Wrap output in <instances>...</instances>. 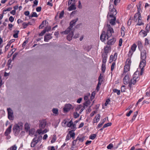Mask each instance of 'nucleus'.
Listing matches in <instances>:
<instances>
[{
	"instance_id": "f257e3e1",
	"label": "nucleus",
	"mask_w": 150,
	"mask_h": 150,
	"mask_svg": "<svg viewBox=\"0 0 150 150\" xmlns=\"http://www.w3.org/2000/svg\"><path fill=\"white\" fill-rule=\"evenodd\" d=\"M139 74H137L134 73L132 76V78L131 80L129 82V86L131 88L132 84L134 85L137 82L139 79Z\"/></svg>"
},
{
	"instance_id": "f03ea898",
	"label": "nucleus",
	"mask_w": 150,
	"mask_h": 150,
	"mask_svg": "<svg viewBox=\"0 0 150 150\" xmlns=\"http://www.w3.org/2000/svg\"><path fill=\"white\" fill-rule=\"evenodd\" d=\"M78 18H77L76 19L73 20L71 21L70 23V26L68 27L63 32L64 34H68L71 30H73L72 29V27L74 26L76 24V22L78 21Z\"/></svg>"
},
{
	"instance_id": "7ed1b4c3",
	"label": "nucleus",
	"mask_w": 150,
	"mask_h": 150,
	"mask_svg": "<svg viewBox=\"0 0 150 150\" xmlns=\"http://www.w3.org/2000/svg\"><path fill=\"white\" fill-rule=\"evenodd\" d=\"M42 136L39 135H36L35 137H34L31 142V146L32 147H34L36 144L42 140Z\"/></svg>"
},
{
	"instance_id": "20e7f679",
	"label": "nucleus",
	"mask_w": 150,
	"mask_h": 150,
	"mask_svg": "<svg viewBox=\"0 0 150 150\" xmlns=\"http://www.w3.org/2000/svg\"><path fill=\"white\" fill-rule=\"evenodd\" d=\"M23 124L21 122H18L14 125L13 128V130L15 134H18L20 131L22 129Z\"/></svg>"
},
{
	"instance_id": "39448f33",
	"label": "nucleus",
	"mask_w": 150,
	"mask_h": 150,
	"mask_svg": "<svg viewBox=\"0 0 150 150\" xmlns=\"http://www.w3.org/2000/svg\"><path fill=\"white\" fill-rule=\"evenodd\" d=\"M112 8L111 9L110 7L111 5H110L109 6V11L110 12V13L109 12L107 16V18H109L110 17H114L117 14L116 10L114 8L113 6H112Z\"/></svg>"
},
{
	"instance_id": "423d86ee",
	"label": "nucleus",
	"mask_w": 150,
	"mask_h": 150,
	"mask_svg": "<svg viewBox=\"0 0 150 150\" xmlns=\"http://www.w3.org/2000/svg\"><path fill=\"white\" fill-rule=\"evenodd\" d=\"M108 29L107 30L106 33V35L107 36V39L108 40L112 35V33L114 32L113 29L112 28L110 27V25H108Z\"/></svg>"
},
{
	"instance_id": "0eeeda50",
	"label": "nucleus",
	"mask_w": 150,
	"mask_h": 150,
	"mask_svg": "<svg viewBox=\"0 0 150 150\" xmlns=\"http://www.w3.org/2000/svg\"><path fill=\"white\" fill-rule=\"evenodd\" d=\"M73 108L72 105L70 104H65L63 108L64 112H67Z\"/></svg>"
},
{
	"instance_id": "6e6552de",
	"label": "nucleus",
	"mask_w": 150,
	"mask_h": 150,
	"mask_svg": "<svg viewBox=\"0 0 150 150\" xmlns=\"http://www.w3.org/2000/svg\"><path fill=\"white\" fill-rule=\"evenodd\" d=\"M8 117L10 120L13 119V112L12 110L10 108H7Z\"/></svg>"
},
{
	"instance_id": "1a4fd4ad",
	"label": "nucleus",
	"mask_w": 150,
	"mask_h": 150,
	"mask_svg": "<svg viewBox=\"0 0 150 150\" xmlns=\"http://www.w3.org/2000/svg\"><path fill=\"white\" fill-rule=\"evenodd\" d=\"M107 38L106 32L104 31H102L100 37V40L102 42L104 41L107 40Z\"/></svg>"
},
{
	"instance_id": "9d476101",
	"label": "nucleus",
	"mask_w": 150,
	"mask_h": 150,
	"mask_svg": "<svg viewBox=\"0 0 150 150\" xmlns=\"http://www.w3.org/2000/svg\"><path fill=\"white\" fill-rule=\"evenodd\" d=\"M146 52L145 50H143L141 52L140 59H141L146 60Z\"/></svg>"
},
{
	"instance_id": "9b49d317",
	"label": "nucleus",
	"mask_w": 150,
	"mask_h": 150,
	"mask_svg": "<svg viewBox=\"0 0 150 150\" xmlns=\"http://www.w3.org/2000/svg\"><path fill=\"white\" fill-rule=\"evenodd\" d=\"M71 32L70 33V32L69 33V34L67 35V39L69 41H70L72 39L73 36L74 34H73V30H71Z\"/></svg>"
},
{
	"instance_id": "f8f14e48",
	"label": "nucleus",
	"mask_w": 150,
	"mask_h": 150,
	"mask_svg": "<svg viewBox=\"0 0 150 150\" xmlns=\"http://www.w3.org/2000/svg\"><path fill=\"white\" fill-rule=\"evenodd\" d=\"M146 65V60L141 59L139 64L140 68H144Z\"/></svg>"
},
{
	"instance_id": "ddd939ff",
	"label": "nucleus",
	"mask_w": 150,
	"mask_h": 150,
	"mask_svg": "<svg viewBox=\"0 0 150 150\" xmlns=\"http://www.w3.org/2000/svg\"><path fill=\"white\" fill-rule=\"evenodd\" d=\"M11 125H10L6 129L4 134L6 136H7L8 134H9L11 132Z\"/></svg>"
},
{
	"instance_id": "4468645a",
	"label": "nucleus",
	"mask_w": 150,
	"mask_h": 150,
	"mask_svg": "<svg viewBox=\"0 0 150 150\" xmlns=\"http://www.w3.org/2000/svg\"><path fill=\"white\" fill-rule=\"evenodd\" d=\"M129 76L128 75H126L123 79L124 83L125 84H127L129 83Z\"/></svg>"
},
{
	"instance_id": "2eb2a0df",
	"label": "nucleus",
	"mask_w": 150,
	"mask_h": 150,
	"mask_svg": "<svg viewBox=\"0 0 150 150\" xmlns=\"http://www.w3.org/2000/svg\"><path fill=\"white\" fill-rule=\"evenodd\" d=\"M46 125V122L45 120H43L41 121L40 124V127L41 129L44 128Z\"/></svg>"
},
{
	"instance_id": "dca6fc26",
	"label": "nucleus",
	"mask_w": 150,
	"mask_h": 150,
	"mask_svg": "<svg viewBox=\"0 0 150 150\" xmlns=\"http://www.w3.org/2000/svg\"><path fill=\"white\" fill-rule=\"evenodd\" d=\"M117 54L116 53H115L113 56L112 55H111L110 57V61L112 62L113 60H115L117 58Z\"/></svg>"
},
{
	"instance_id": "f3484780",
	"label": "nucleus",
	"mask_w": 150,
	"mask_h": 150,
	"mask_svg": "<svg viewBox=\"0 0 150 150\" xmlns=\"http://www.w3.org/2000/svg\"><path fill=\"white\" fill-rule=\"evenodd\" d=\"M116 41L115 38H113L108 40L107 42V44L109 45H112L114 44Z\"/></svg>"
},
{
	"instance_id": "a211bd4d",
	"label": "nucleus",
	"mask_w": 150,
	"mask_h": 150,
	"mask_svg": "<svg viewBox=\"0 0 150 150\" xmlns=\"http://www.w3.org/2000/svg\"><path fill=\"white\" fill-rule=\"evenodd\" d=\"M100 118V115L99 114H98L93 119V123L98 122Z\"/></svg>"
},
{
	"instance_id": "6ab92c4d",
	"label": "nucleus",
	"mask_w": 150,
	"mask_h": 150,
	"mask_svg": "<svg viewBox=\"0 0 150 150\" xmlns=\"http://www.w3.org/2000/svg\"><path fill=\"white\" fill-rule=\"evenodd\" d=\"M102 57L103 58L102 63L105 64L107 61V55L106 54H102Z\"/></svg>"
},
{
	"instance_id": "aec40b11",
	"label": "nucleus",
	"mask_w": 150,
	"mask_h": 150,
	"mask_svg": "<svg viewBox=\"0 0 150 150\" xmlns=\"http://www.w3.org/2000/svg\"><path fill=\"white\" fill-rule=\"evenodd\" d=\"M70 5H71V6L68 8L67 10L68 11H71L76 9V8L75 4H71Z\"/></svg>"
},
{
	"instance_id": "412c9836",
	"label": "nucleus",
	"mask_w": 150,
	"mask_h": 150,
	"mask_svg": "<svg viewBox=\"0 0 150 150\" xmlns=\"http://www.w3.org/2000/svg\"><path fill=\"white\" fill-rule=\"evenodd\" d=\"M147 33H148L145 31L142 30L139 33L143 37H144L147 35Z\"/></svg>"
},
{
	"instance_id": "4be33fe9",
	"label": "nucleus",
	"mask_w": 150,
	"mask_h": 150,
	"mask_svg": "<svg viewBox=\"0 0 150 150\" xmlns=\"http://www.w3.org/2000/svg\"><path fill=\"white\" fill-rule=\"evenodd\" d=\"M141 16H142L141 13H140L139 14H138V13H136L134 16V21H137L138 19L137 18H141Z\"/></svg>"
},
{
	"instance_id": "5701e85b",
	"label": "nucleus",
	"mask_w": 150,
	"mask_h": 150,
	"mask_svg": "<svg viewBox=\"0 0 150 150\" xmlns=\"http://www.w3.org/2000/svg\"><path fill=\"white\" fill-rule=\"evenodd\" d=\"M130 66L125 64L124 67V72L126 73L129 70Z\"/></svg>"
},
{
	"instance_id": "b1692460",
	"label": "nucleus",
	"mask_w": 150,
	"mask_h": 150,
	"mask_svg": "<svg viewBox=\"0 0 150 150\" xmlns=\"http://www.w3.org/2000/svg\"><path fill=\"white\" fill-rule=\"evenodd\" d=\"M73 132L74 131H69L68 133L70 137L72 138L73 139H74L75 135V133Z\"/></svg>"
},
{
	"instance_id": "393cba45",
	"label": "nucleus",
	"mask_w": 150,
	"mask_h": 150,
	"mask_svg": "<svg viewBox=\"0 0 150 150\" xmlns=\"http://www.w3.org/2000/svg\"><path fill=\"white\" fill-rule=\"evenodd\" d=\"M138 20V23H137V25H143L144 24V23H143L142 21V17L141 16V18H137Z\"/></svg>"
},
{
	"instance_id": "a878e982",
	"label": "nucleus",
	"mask_w": 150,
	"mask_h": 150,
	"mask_svg": "<svg viewBox=\"0 0 150 150\" xmlns=\"http://www.w3.org/2000/svg\"><path fill=\"white\" fill-rule=\"evenodd\" d=\"M51 38L50 35H47L44 37V41L45 42H48V41Z\"/></svg>"
},
{
	"instance_id": "bb28decb",
	"label": "nucleus",
	"mask_w": 150,
	"mask_h": 150,
	"mask_svg": "<svg viewBox=\"0 0 150 150\" xmlns=\"http://www.w3.org/2000/svg\"><path fill=\"white\" fill-rule=\"evenodd\" d=\"M13 32L14 33V34L13 35V37L15 38H18V35L19 31L18 30H14Z\"/></svg>"
},
{
	"instance_id": "cd10ccee",
	"label": "nucleus",
	"mask_w": 150,
	"mask_h": 150,
	"mask_svg": "<svg viewBox=\"0 0 150 150\" xmlns=\"http://www.w3.org/2000/svg\"><path fill=\"white\" fill-rule=\"evenodd\" d=\"M42 129L40 128V129H38L35 133V134L34 135V137H35L36 135H40V134H42Z\"/></svg>"
},
{
	"instance_id": "c85d7f7f",
	"label": "nucleus",
	"mask_w": 150,
	"mask_h": 150,
	"mask_svg": "<svg viewBox=\"0 0 150 150\" xmlns=\"http://www.w3.org/2000/svg\"><path fill=\"white\" fill-rule=\"evenodd\" d=\"M113 18V19H111L110 21V23L112 25H114L115 24V21L116 20V17H114Z\"/></svg>"
},
{
	"instance_id": "c756f323",
	"label": "nucleus",
	"mask_w": 150,
	"mask_h": 150,
	"mask_svg": "<svg viewBox=\"0 0 150 150\" xmlns=\"http://www.w3.org/2000/svg\"><path fill=\"white\" fill-rule=\"evenodd\" d=\"M85 137L83 136L82 137H80L79 136H78L76 139L77 140H79L80 142H82L85 139Z\"/></svg>"
},
{
	"instance_id": "7c9ffc66",
	"label": "nucleus",
	"mask_w": 150,
	"mask_h": 150,
	"mask_svg": "<svg viewBox=\"0 0 150 150\" xmlns=\"http://www.w3.org/2000/svg\"><path fill=\"white\" fill-rule=\"evenodd\" d=\"M131 63V59L130 58H127L125 64L128 65L129 66H130Z\"/></svg>"
},
{
	"instance_id": "2f4dec72",
	"label": "nucleus",
	"mask_w": 150,
	"mask_h": 150,
	"mask_svg": "<svg viewBox=\"0 0 150 150\" xmlns=\"http://www.w3.org/2000/svg\"><path fill=\"white\" fill-rule=\"evenodd\" d=\"M17 149V146L16 145H14L8 148V150H16Z\"/></svg>"
},
{
	"instance_id": "473e14b6",
	"label": "nucleus",
	"mask_w": 150,
	"mask_h": 150,
	"mask_svg": "<svg viewBox=\"0 0 150 150\" xmlns=\"http://www.w3.org/2000/svg\"><path fill=\"white\" fill-rule=\"evenodd\" d=\"M137 47V46L135 44H133L131 47L130 50L134 52L136 50Z\"/></svg>"
},
{
	"instance_id": "72a5a7b5",
	"label": "nucleus",
	"mask_w": 150,
	"mask_h": 150,
	"mask_svg": "<svg viewBox=\"0 0 150 150\" xmlns=\"http://www.w3.org/2000/svg\"><path fill=\"white\" fill-rule=\"evenodd\" d=\"M125 30V27L124 26H122L121 27V35H123V36H124L125 35V32L124 31V30Z\"/></svg>"
},
{
	"instance_id": "f704fd0d",
	"label": "nucleus",
	"mask_w": 150,
	"mask_h": 150,
	"mask_svg": "<svg viewBox=\"0 0 150 150\" xmlns=\"http://www.w3.org/2000/svg\"><path fill=\"white\" fill-rule=\"evenodd\" d=\"M105 64L102 63L101 67V70L104 73L105 72Z\"/></svg>"
},
{
	"instance_id": "c9c22d12",
	"label": "nucleus",
	"mask_w": 150,
	"mask_h": 150,
	"mask_svg": "<svg viewBox=\"0 0 150 150\" xmlns=\"http://www.w3.org/2000/svg\"><path fill=\"white\" fill-rule=\"evenodd\" d=\"M35 129H31L29 132V134L30 135L32 136L35 133Z\"/></svg>"
},
{
	"instance_id": "e433bc0d",
	"label": "nucleus",
	"mask_w": 150,
	"mask_h": 150,
	"mask_svg": "<svg viewBox=\"0 0 150 150\" xmlns=\"http://www.w3.org/2000/svg\"><path fill=\"white\" fill-rule=\"evenodd\" d=\"M96 137V134H92L90 135L89 137V139L92 140L94 139Z\"/></svg>"
},
{
	"instance_id": "4c0bfd02",
	"label": "nucleus",
	"mask_w": 150,
	"mask_h": 150,
	"mask_svg": "<svg viewBox=\"0 0 150 150\" xmlns=\"http://www.w3.org/2000/svg\"><path fill=\"white\" fill-rule=\"evenodd\" d=\"M29 25H31L30 24V22H28V23H26L25 22H24L23 23L22 25L23 28L25 29Z\"/></svg>"
},
{
	"instance_id": "58836bf2",
	"label": "nucleus",
	"mask_w": 150,
	"mask_h": 150,
	"mask_svg": "<svg viewBox=\"0 0 150 150\" xmlns=\"http://www.w3.org/2000/svg\"><path fill=\"white\" fill-rule=\"evenodd\" d=\"M114 93H116L117 95H119L120 93V90L116 89H114L113 90Z\"/></svg>"
},
{
	"instance_id": "ea45409f",
	"label": "nucleus",
	"mask_w": 150,
	"mask_h": 150,
	"mask_svg": "<svg viewBox=\"0 0 150 150\" xmlns=\"http://www.w3.org/2000/svg\"><path fill=\"white\" fill-rule=\"evenodd\" d=\"M134 52V51H133L130 50H129L128 54V55L129 57L131 58L132 57Z\"/></svg>"
},
{
	"instance_id": "a19ab883",
	"label": "nucleus",
	"mask_w": 150,
	"mask_h": 150,
	"mask_svg": "<svg viewBox=\"0 0 150 150\" xmlns=\"http://www.w3.org/2000/svg\"><path fill=\"white\" fill-rule=\"evenodd\" d=\"M73 124V121L72 120H71L68 123H67V126L68 127H71Z\"/></svg>"
},
{
	"instance_id": "79ce46f5",
	"label": "nucleus",
	"mask_w": 150,
	"mask_h": 150,
	"mask_svg": "<svg viewBox=\"0 0 150 150\" xmlns=\"http://www.w3.org/2000/svg\"><path fill=\"white\" fill-rule=\"evenodd\" d=\"M71 127V129H72L71 131H72L74 132L76 130V125L75 124H73V125Z\"/></svg>"
},
{
	"instance_id": "37998d69",
	"label": "nucleus",
	"mask_w": 150,
	"mask_h": 150,
	"mask_svg": "<svg viewBox=\"0 0 150 150\" xmlns=\"http://www.w3.org/2000/svg\"><path fill=\"white\" fill-rule=\"evenodd\" d=\"M137 114H138L137 111H136L134 112V115L133 116L132 119V120H135V118H136V117L137 116Z\"/></svg>"
},
{
	"instance_id": "c03bdc74",
	"label": "nucleus",
	"mask_w": 150,
	"mask_h": 150,
	"mask_svg": "<svg viewBox=\"0 0 150 150\" xmlns=\"http://www.w3.org/2000/svg\"><path fill=\"white\" fill-rule=\"evenodd\" d=\"M25 130H28L30 128V127L29 124L26 123L25 125Z\"/></svg>"
},
{
	"instance_id": "a18cd8bd",
	"label": "nucleus",
	"mask_w": 150,
	"mask_h": 150,
	"mask_svg": "<svg viewBox=\"0 0 150 150\" xmlns=\"http://www.w3.org/2000/svg\"><path fill=\"white\" fill-rule=\"evenodd\" d=\"M111 125L112 123L111 122H108L107 123L105 124L104 125V127L105 128L106 127H108L111 126Z\"/></svg>"
},
{
	"instance_id": "49530a36",
	"label": "nucleus",
	"mask_w": 150,
	"mask_h": 150,
	"mask_svg": "<svg viewBox=\"0 0 150 150\" xmlns=\"http://www.w3.org/2000/svg\"><path fill=\"white\" fill-rule=\"evenodd\" d=\"M101 84L102 83H100V82H98V85L96 88V90L97 91H99L100 88V86Z\"/></svg>"
},
{
	"instance_id": "de8ad7c7",
	"label": "nucleus",
	"mask_w": 150,
	"mask_h": 150,
	"mask_svg": "<svg viewBox=\"0 0 150 150\" xmlns=\"http://www.w3.org/2000/svg\"><path fill=\"white\" fill-rule=\"evenodd\" d=\"M113 145L112 144L110 143L107 146V148L108 149H111L113 147Z\"/></svg>"
},
{
	"instance_id": "09e8293b",
	"label": "nucleus",
	"mask_w": 150,
	"mask_h": 150,
	"mask_svg": "<svg viewBox=\"0 0 150 150\" xmlns=\"http://www.w3.org/2000/svg\"><path fill=\"white\" fill-rule=\"evenodd\" d=\"M141 4H140L139 5V6L137 7V12L138 14L141 13Z\"/></svg>"
},
{
	"instance_id": "8fccbe9b",
	"label": "nucleus",
	"mask_w": 150,
	"mask_h": 150,
	"mask_svg": "<svg viewBox=\"0 0 150 150\" xmlns=\"http://www.w3.org/2000/svg\"><path fill=\"white\" fill-rule=\"evenodd\" d=\"M150 27V25H149L148 24H147V25H146V27L145 28V30H146L145 31L147 32L148 33L149 32Z\"/></svg>"
},
{
	"instance_id": "3c124183",
	"label": "nucleus",
	"mask_w": 150,
	"mask_h": 150,
	"mask_svg": "<svg viewBox=\"0 0 150 150\" xmlns=\"http://www.w3.org/2000/svg\"><path fill=\"white\" fill-rule=\"evenodd\" d=\"M108 48L107 47H106V48H105L104 49V53L102 54H106V55H107V54H108Z\"/></svg>"
},
{
	"instance_id": "603ef678",
	"label": "nucleus",
	"mask_w": 150,
	"mask_h": 150,
	"mask_svg": "<svg viewBox=\"0 0 150 150\" xmlns=\"http://www.w3.org/2000/svg\"><path fill=\"white\" fill-rule=\"evenodd\" d=\"M103 76H101V74H100L98 79V82H100V83H102L103 81Z\"/></svg>"
},
{
	"instance_id": "864d4df0",
	"label": "nucleus",
	"mask_w": 150,
	"mask_h": 150,
	"mask_svg": "<svg viewBox=\"0 0 150 150\" xmlns=\"http://www.w3.org/2000/svg\"><path fill=\"white\" fill-rule=\"evenodd\" d=\"M115 62H113L111 66V70L112 71H113L115 68Z\"/></svg>"
},
{
	"instance_id": "5fc2aeb1",
	"label": "nucleus",
	"mask_w": 150,
	"mask_h": 150,
	"mask_svg": "<svg viewBox=\"0 0 150 150\" xmlns=\"http://www.w3.org/2000/svg\"><path fill=\"white\" fill-rule=\"evenodd\" d=\"M12 9V8L11 7H10V8H7L6 9H4L3 11V13L5 14V13H5V12H6V11H10Z\"/></svg>"
},
{
	"instance_id": "6e6d98bb",
	"label": "nucleus",
	"mask_w": 150,
	"mask_h": 150,
	"mask_svg": "<svg viewBox=\"0 0 150 150\" xmlns=\"http://www.w3.org/2000/svg\"><path fill=\"white\" fill-rule=\"evenodd\" d=\"M31 17H38V16L37 14V13L35 12H33L32 14H31Z\"/></svg>"
},
{
	"instance_id": "4d7b16f0",
	"label": "nucleus",
	"mask_w": 150,
	"mask_h": 150,
	"mask_svg": "<svg viewBox=\"0 0 150 150\" xmlns=\"http://www.w3.org/2000/svg\"><path fill=\"white\" fill-rule=\"evenodd\" d=\"M75 0H69L68 2L69 5L71 4H75L74 2Z\"/></svg>"
},
{
	"instance_id": "13d9d810",
	"label": "nucleus",
	"mask_w": 150,
	"mask_h": 150,
	"mask_svg": "<svg viewBox=\"0 0 150 150\" xmlns=\"http://www.w3.org/2000/svg\"><path fill=\"white\" fill-rule=\"evenodd\" d=\"M83 106L81 105H79L77 106V107L76 108V110H79L80 109H81Z\"/></svg>"
},
{
	"instance_id": "bf43d9fd",
	"label": "nucleus",
	"mask_w": 150,
	"mask_h": 150,
	"mask_svg": "<svg viewBox=\"0 0 150 150\" xmlns=\"http://www.w3.org/2000/svg\"><path fill=\"white\" fill-rule=\"evenodd\" d=\"M125 86H122L121 87V91L123 92L125 91Z\"/></svg>"
},
{
	"instance_id": "052dcab7",
	"label": "nucleus",
	"mask_w": 150,
	"mask_h": 150,
	"mask_svg": "<svg viewBox=\"0 0 150 150\" xmlns=\"http://www.w3.org/2000/svg\"><path fill=\"white\" fill-rule=\"evenodd\" d=\"M74 118H76L79 116V115L77 112H76L74 113Z\"/></svg>"
},
{
	"instance_id": "680f3d73",
	"label": "nucleus",
	"mask_w": 150,
	"mask_h": 150,
	"mask_svg": "<svg viewBox=\"0 0 150 150\" xmlns=\"http://www.w3.org/2000/svg\"><path fill=\"white\" fill-rule=\"evenodd\" d=\"M104 123V121L102 122H100L98 125L97 128H99L101 127L103 124Z\"/></svg>"
},
{
	"instance_id": "e2e57ef3",
	"label": "nucleus",
	"mask_w": 150,
	"mask_h": 150,
	"mask_svg": "<svg viewBox=\"0 0 150 150\" xmlns=\"http://www.w3.org/2000/svg\"><path fill=\"white\" fill-rule=\"evenodd\" d=\"M138 47L139 49L140 48H142V44L141 42L139 41H138Z\"/></svg>"
},
{
	"instance_id": "0e129e2a",
	"label": "nucleus",
	"mask_w": 150,
	"mask_h": 150,
	"mask_svg": "<svg viewBox=\"0 0 150 150\" xmlns=\"http://www.w3.org/2000/svg\"><path fill=\"white\" fill-rule=\"evenodd\" d=\"M14 18L12 16H10L9 18V20L11 22H12L14 21Z\"/></svg>"
},
{
	"instance_id": "69168bd1",
	"label": "nucleus",
	"mask_w": 150,
	"mask_h": 150,
	"mask_svg": "<svg viewBox=\"0 0 150 150\" xmlns=\"http://www.w3.org/2000/svg\"><path fill=\"white\" fill-rule=\"evenodd\" d=\"M46 33L45 30H44L40 33L39 34V36H42Z\"/></svg>"
},
{
	"instance_id": "338daca9",
	"label": "nucleus",
	"mask_w": 150,
	"mask_h": 150,
	"mask_svg": "<svg viewBox=\"0 0 150 150\" xmlns=\"http://www.w3.org/2000/svg\"><path fill=\"white\" fill-rule=\"evenodd\" d=\"M95 95V93L94 92H93L92 93L91 95V99H93L94 98Z\"/></svg>"
},
{
	"instance_id": "774afa93",
	"label": "nucleus",
	"mask_w": 150,
	"mask_h": 150,
	"mask_svg": "<svg viewBox=\"0 0 150 150\" xmlns=\"http://www.w3.org/2000/svg\"><path fill=\"white\" fill-rule=\"evenodd\" d=\"M48 148L49 150H55L54 147L53 146H49Z\"/></svg>"
}]
</instances>
